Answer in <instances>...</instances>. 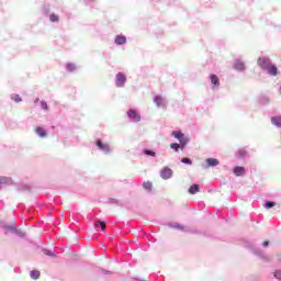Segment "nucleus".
<instances>
[{
	"label": "nucleus",
	"mask_w": 281,
	"mask_h": 281,
	"mask_svg": "<svg viewBox=\"0 0 281 281\" xmlns=\"http://www.w3.org/2000/svg\"><path fill=\"white\" fill-rule=\"evenodd\" d=\"M172 137H175L178 142H180V139H183L186 137V134H183L181 131H173L171 133Z\"/></svg>",
	"instance_id": "nucleus-18"
},
{
	"label": "nucleus",
	"mask_w": 281,
	"mask_h": 281,
	"mask_svg": "<svg viewBox=\"0 0 281 281\" xmlns=\"http://www.w3.org/2000/svg\"><path fill=\"white\" fill-rule=\"evenodd\" d=\"M169 227L172 229H179L180 232H188V228L179 223H171L169 224Z\"/></svg>",
	"instance_id": "nucleus-16"
},
{
	"label": "nucleus",
	"mask_w": 281,
	"mask_h": 281,
	"mask_svg": "<svg viewBox=\"0 0 281 281\" xmlns=\"http://www.w3.org/2000/svg\"><path fill=\"white\" fill-rule=\"evenodd\" d=\"M265 207H266V210H271V207H276V202H273V201H267V202L265 203Z\"/></svg>",
	"instance_id": "nucleus-29"
},
{
	"label": "nucleus",
	"mask_w": 281,
	"mask_h": 281,
	"mask_svg": "<svg viewBox=\"0 0 281 281\" xmlns=\"http://www.w3.org/2000/svg\"><path fill=\"white\" fill-rule=\"evenodd\" d=\"M269 102H271V99H269V97H267V95H261L259 98V103H261L263 106H267V104H269Z\"/></svg>",
	"instance_id": "nucleus-21"
},
{
	"label": "nucleus",
	"mask_w": 281,
	"mask_h": 281,
	"mask_svg": "<svg viewBox=\"0 0 281 281\" xmlns=\"http://www.w3.org/2000/svg\"><path fill=\"white\" fill-rule=\"evenodd\" d=\"M94 227L95 229H101V232H104V229H106V223H104V221H97L94 223Z\"/></svg>",
	"instance_id": "nucleus-19"
},
{
	"label": "nucleus",
	"mask_w": 281,
	"mask_h": 281,
	"mask_svg": "<svg viewBox=\"0 0 281 281\" xmlns=\"http://www.w3.org/2000/svg\"><path fill=\"white\" fill-rule=\"evenodd\" d=\"M143 188L144 190H147L148 192H150L153 190V182L150 181L144 182Z\"/></svg>",
	"instance_id": "nucleus-26"
},
{
	"label": "nucleus",
	"mask_w": 281,
	"mask_h": 281,
	"mask_svg": "<svg viewBox=\"0 0 281 281\" xmlns=\"http://www.w3.org/2000/svg\"><path fill=\"white\" fill-rule=\"evenodd\" d=\"M7 232H11V234H15L16 232V226L15 225H9L5 226Z\"/></svg>",
	"instance_id": "nucleus-32"
},
{
	"label": "nucleus",
	"mask_w": 281,
	"mask_h": 281,
	"mask_svg": "<svg viewBox=\"0 0 281 281\" xmlns=\"http://www.w3.org/2000/svg\"><path fill=\"white\" fill-rule=\"evenodd\" d=\"M179 142H180V144H179L180 149L183 150V149L186 148V146H188V142H190V140L188 139V137L184 136V137H183L182 139H180Z\"/></svg>",
	"instance_id": "nucleus-24"
},
{
	"label": "nucleus",
	"mask_w": 281,
	"mask_h": 281,
	"mask_svg": "<svg viewBox=\"0 0 281 281\" xmlns=\"http://www.w3.org/2000/svg\"><path fill=\"white\" fill-rule=\"evenodd\" d=\"M14 272H15V273H21V268H15V269H14Z\"/></svg>",
	"instance_id": "nucleus-39"
},
{
	"label": "nucleus",
	"mask_w": 281,
	"mask_h": 281,
	"mask_svg": "<svg viewBox=\"0 0 281 281\" xmlns=\"http://www.w3.org/2000/svg\"><path fill=\"white\" fill-rule=\"evenodd\" d=\"M41 109H43V111H49V106L46 101H41Z\"/></svg>",
	"instance_id": "nucleus-35"
},
{
	"label": "nucleus",
	"mask_w": 281,
	"mask_h": 281,
	"mask_svg": "<svg viewBox=\"0 0 281 281\" xmlns=\"http://www.w3.org/2000/svg\"><path fill=\"white\" fill-rule=\"evenodd\" d=\"M13 181L10 177H0V188L2 186H12Z\"/></svg>",
	"instance_id": "nucleus-15"
},
{
	"label": "nucleus",
	"mask_w": 281,
	"mask_h": 281,
	"mask_svg": "<svg viewBox=\"0 0 281 281\" xmlns=\"http://www.w3.org/2000/svg\"><path fill=\"white\" fill-rule=\"evenodd\" d=\"M170 148H171V150H175V153H179L181 145H179L178 143H171Z\"/></svg>",
	"instance_id": "nucleus-27"
},
{
	"label": "nucleus",
	"mask_w": 281,
	"mask_h": 281,
	"mask_svg": "<svg viewBox=\"0 0 281 281\" xmlns=\"http://www.w3.org/2000/svg\"><path fill=\"white\" fill-rule=\"evenodd\" d=\"M43 254L45 256H49L50 258H55L56 254H54V251L49 250V249H43Z\"/></svg>",
	"instance_id": "nucleus-30"
},
{
	"label": "nucleus",
	"mask_w": 281,
	"mask_h": 281,
	"mask_svg": "<svg viewBox=\"0 0 281 281\" xmlns=\"http://www.w3.org/2000/svg\"><path fill=\"white\" fill-rule=\"evenodd\" d=\"M154 104L160 109V106H166V99L161 95L154 97Z\"/></svg>",
	"instance_id": "nucleus-11"
},
{
	"label": "nucleus",
	"mask_w": 281,
	"mask_h": 281,
	"mask_svg": "<svg viewBox=\"0 0 281 281\" xmlns=\"http://www.w3.org/2000/svg\"><path fill=\"white\" fill-rule=\"evenodd\" d=\"M66 69L67 71H76V66L75 64H67Z\"/></svg>",
	"instance_id": "nucleus-34"
},
{
	"label": "nucleus",
	"mask_w": 281,
	"mask_h": 281,
	"mask_svg": "<svg viewBox=\"0 0 281 281\" xmlns=\"http://www.w3.org/2000/svg\"><path fill=\"white\" fill-rule=\"evenodd\" d=\"M126 42H127L126 36L122 35V34L116 35L114 37L115 45H126Z\"/></svg>",
	"instance_id": "nucleus-13"
},
{
	"label": "nucleus",
	"mask_w": 281,
	"mask_h": 281,
	"mask_svg": "<svg viewBox=\"0 0 281 281\" xmlns=\"http://www.w3.org/2000/svg\"><path fill=\"white\" fill-rule=\"evenodd\" d=\"M143 154L147 157H157V153H155L153 149H143Z\"/></svg>",
	"instance_id": "nucleus-23"
},
{
	"label": "nucleus",
	"mask_w": 281,
	"mask_h": 281,
	"mask_svg": "<svg viewBox=\"0 0 281 281\" xmlns=\"http://www.w3.org/2000/svg\"><path fill=\"white\" fill-rule=\"evenodd\" d=\"M95 146L100 153L103 155H111L113 153V147L109 143L103 142L102 139L98 138L95 140Z\"/></svg>",
	"instance_id": "nucleus-2"
},
{
	"label": "nucleus",
	"mask_w": 281,
	"mask_h": 281,
	"mask_svg": "<svg viewBox=\"0 0 281 281\" xmlns=\"http://www.w3.org/2000/svg\"><path fill=\"white\" fill-rule=\"evenodd\" d=\"M199 190H200L199 184H192L189 188V194H196V192H199Z\"/></svg>",
	"instance_id": "nucleus-25"
},
{
	"label": "nucleus",
	"mask_w": 281,
	"mask_h": 281,
	"mask_svg": "<svg viewBox=\"0 0 281 281\" xmlns=\"http://www.w3.org/2000/svg\"><path fill=\"white\" fill-rule=\"evenodd\" d=\"M42 12L43 14H45V16H48L49 13V5L48 4H44V7L42 8Z\"/></svg>",
	"instance_id": "nucleus-31"
},
{
	"label": "nucleus",
	"mask_w": 281,
	"mask_h": 281,
	"mask_svg": "<svg viewBox=\"0 0 281 281\" xmlns=\"http://www.w3.org/2000/svg\"><path fill=\"white\" fill-rule=\"evenodd\" d=\"M257 65L262 71H267L268 76L276 77L280 74V71H278V66H276L269 57H259L257 59Z\"/></svg>",
	"instance_id": "nucleus-1"
},
{
	"label": "nucleus",
	"mask_w": 281,
	"mask_h": 281,
	"mask_svg": "<svg viewBox=\"0 0 281 281\" xmlns=\"http://www.w3.org/2000/svg\"><path fill=\"white\" fill-rule=\"evenodd\" d=\"M16 236H19L20 238H24L25 234L23 233V231L16 228L15 229V233H14Z\"/></svg>",
	"instance_id": "nucleus-36"
},
{
	"label": "nucleus",
	"mask_w": 281,
	"mask_h": 281,
	"mask_svg": "<svg viewBox=\"0 0 281 281\" xmlns=\"http://www.w3.org/2000/svg\"><path fill=\"white\" fill-rule=\"evenodd\" d=\"M48 18L50 23H58V21H60V16H58V14H55V13H50Z\"/></svg>",
	"instance_id": "nucleus-22"
},
{
	"label": "nucleus",
	"mask_w": 281,
	"mask_h": 281,
	"mask_svg": "<svg viewBox=\"0 0 281 281\" xmlns=\"http://www.w3.org/2000/svg\"><path fill=\"white\" fill-rule=\"evenodd\" d=\"M210 81H211L213 91H216V89H218V87H221V80L218 79V76L211 75Z\"/></svg>",
	"instance_id": "nucleus-9"
},
{
	"label": "nucleus",
	"mask_w": 281,
	"mask_h": 281,
	"mask_svg": "<svg viewBox=\"0 0 281 281\" xmlns=\"http://www.w3.org/2000/svg\"><path fill=\"white\" fill-rule=\"evenodd\" d=\"M235 157L237 159H246L247 158V148L243 147V148H239L236 154H235Z\"/></svg>",
	"instance_id": "nucleus-12"
},
{
	"label": "nucleus",
	"mask_w": 281,
	"mask_h": 281,
	"mask_svg": "<svg viewBox=\"0 0 281 281\" xmlns=\"http://www.w3.org/2000/svg\"><path fill=\"white\" fill-rule=\"evenodd\" d=\"M38 101H40V99H35V101H34V102H35V104H37V102H38Z\"/></svg>",
	"instance_id": "nucleus-40"
},
{
	"label": "nucleus",
	"mask_w": 281,
	"mask_h": 281,
	"mask_svg": "<svg viewBox=\"0 0 281 281\" xmlns=\"http://www.w3.org/2000/svg\"><path fill=\"white\" fill-rule=\"evenodd\" d=\"M126 80L127 79L124 72H117L114 78L115 87H117V89H124L126 86Z\"/></svg>",
	"instance_id": "nucleus-4"
},
{
	"label": "nucleus",
	"mask_w": 281,
	"mask_h": 281,
	"mask_svg": "<svg viewBox=\"0 0 281 281\" xmlns=\"http://www.w3.org/2000/svg\"><path fill=\"white\" fill-rule=\"evenodd\" d=\"M233 172L235 177H245L247 169H245V167L236 166L234 167Z\"/></svg>",
	"instance_id": "nucleus-10"
},
{
	"label": "nucleus",
	"mask_w": 281,
	"mask_h": 281,
	"mask_svg": "<svg viewBox=\"0 0 281 281\" xmlns=\"http://www.w3.org/2000/svg\"><path fill=\"white\" fill-rule=\"evenodd\" d=\"M221 164V161H218V159L216 158H207L205 160V164L202 165L203 168H216V166H218Z\"/></svg>",
	"instance_id": "nucleus-7"
},
{
	"label": "nucleus",
	"mask_w": 281,
	"mask_h": 281,
	"mask_svg": "<svg viewBox=\"0 0 281 281\" xmlns=\"http://www.w3.org/2000/svg\"><path fill=\"white\" fill-rule=\"evenodd\" d=\"M233 68L235 69V71H245V69H247V66L241 59H235Z\"/></svg>",
	"instance_id": "nucleus-8"
},
{
	"label": "nucleus",
	"mask_w": 281,
	"mask_h": 281,
	"mask_svg": "<svg viewBox=\"0 0 281 281\" xmlns=\"http://www.w3.org/2000/svg\"><path fill=\"white\" fill-rule=\"evenodd\" d=\"M273 276L277 280H281V270H276Z\"/></svg>",
	"instance_id": "nucleus-37"
},
{
	"label": "nucleus",
	"mask_w": 281,
	"mask_h": 281,
	"mask_svg": "<svg viewBox=\"0 0 281 281\" xmlns=\"http://www.w3.org/2000/svg\"><path fill=\"white\" fill-rule=\"evenodd\" d=\"M35 133L38 137H41L42 139L47 137V130H45L44 127L37 126L35 128Z\"/></svg>",
	"instance_id": "nucleus-14"
},
{
	"label": "nucleus",
	"mask_w": 281,
	"mask_h": 281,
	"mask_svg": "<svg viewBox=\"0 0 281 281\" xmlns=\"http://www.w3.org/2000/svg\"><path fill=\"white\" fill-rule=\"evenodd\" d=\"M247 249H250L255 256H258V258H261L262 260H269V256L265 254L260 248H256V246L251 243L246 244Z\"/></svg>",
	"instance_id": "nucleus-3"
},
{
	"label": "nucleus",
	"mask_w": 281,
	"mask_h": 281,
	"mask_svg": "<svg viewBox=\"0 0 281 281\" xmlns=\"http://www.w3.org/2000/svg\"><path fill=\"white\" fill-rule=\"evenodd\" d=\"M271 124H273V126H277V128H281V116L280 115L272 116Z\"/></svg>",
	"instance_id": "nucleus-17"
},
{
	"label": "nucleus",
	"mask_w": 281,
	"mask_h": 281,
	"mask_svg": "<svg viewBox=\"0 0 281 281\" xmlns=\"http://www.w3.org/2000/svg\"><path fill=\"white\" fill-rule=\"evenodd\" d=\"M11 100H13V102H23V98L19 94H11Z\"/></svg>",
	"instance_id": "nucleus-28"
},
{
	"label": "nucleus",
	"mask_w": 281,
	"mask_h": 281,
	"mask_svg": "<svg viewBox=\"0 0 281 281\" xmlns=\"http://www.w3.org/2000/svg\"><path fill=\"white\" fill-rule=\"evenodd\" d=\"M269 245H270V241H269V240H266V241L262 243V247H263L265 249H267V247H269Z\"/></svg>",
	"instance_id": "nucleus-38"
},
{
	"label": "nucleus",
	"mask_w": 281,
	"mask_h": 281,
	"mask_svg": "<svg viewBox=\"0 0 281 281\" xmlns=\"http://www.w3.org/2000/svg\"><path fill=\"white\" fill-rule=\"evenodd\" d=\"M127 117L130 120H132V122H140L142 121V115H139V113H137V110H128L127 111Z\"/></svg>",
	"instance_id": "nucleus-6"
},
{
	"label": "nucleus",
	"mask_w": 281,
	"mask_h": 281,
	"mask_svg": "<svg viewBox=\"0 0 281 281\" xmlns=\"http://www.w3.org/2000/svg\"><path fill=\"white\" fill-rule=\"evenodd\" d=\"M103 272H104L105 274H108V273H109V271H106V270H104Z\"/></svg>",
	"instance_id": "nucleus-41"
},
{
	"label": "nucleus",
	"mask_w": 281,
	"mask_h": 281,
	"mask_svg": "<svg viewBox=\"0 0 281 281\" xmlns=\"http://www.w3.org/2000/svg\"><path fill=\"white\" fill-rule=\"evenodd\" d=\"M88 1L93 2V1H95V0H88Z\"/></svg>",
	"instance_id": "nucleus-42"
},
{
	"label": "nucleus",
	"mask_w": 281,
	"mask_h": 281,
	"mask_svg": "<svg viewBox=\"0 0 281 281\" xmlns=\"http://www.w3.org/2000/svg\"><path fill=\"white\" fill-rule=\"evenodd\" d=\"M30 278H31L32 280H38V279L41 278V271H38V270H32V271L30 272Z\"/></svg>",
	"instance_id": "nucleus-20"
},
{
	"label": "nucleus",
	"mask_w": 281,
	"mask_h": 281,
	"mask_svg": "<svg viewBox=\"0 0 281 281\" xmlns=\"http://www.w3.org/2000/svg\"><path fill=\"white\" fill-rule=\"evenodd\" d=\"M181 162L186 164L187 166H192V159L188 157L182 158Z\"/></svg>",
	"instance_id": "nucleus-33"
},
{
	"label": "nucleus",
	"mask_w": 281,
	"mask_h": 281,
	"mask_svg": "<svg viewBox=\"0 0 281 281\" xmlns=\"http://www.w3.org/2000/svg\"><path fill=\"white\" fill-rule=\"evenodd\" d=\"M175 175V171L170 167H164L160 170V178L164 179V181H168V179H172Z\"/></svg>",
	"instance_id": "nucleus-5"
}]
</instances>
